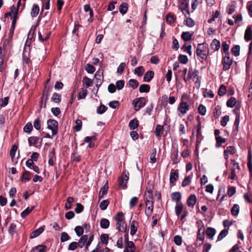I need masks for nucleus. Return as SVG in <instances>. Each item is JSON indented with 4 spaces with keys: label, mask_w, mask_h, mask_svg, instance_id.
<instances>
[{
    "label": "nucleus",
    "mask_w": 252,
    "mask_h": 252,
    "mask_svg": "<svg viewBox=\"0 0 252 252\" xmlns=\"http://www.w3.org/2000/svg\"><path fill=\"white\" fill-rule=\"evenodd\" d=\"M113 219L117 221L116 228L119 231L125 232L126 230V224L124 220V214L120 212L114 217Z\"/></svg>",
    "instance_id": "nucleus-1"
},
{
    "label": "nucleus",
    "mask_w": 252,
    "mask_h": 252,
    "mask_svg": "<svg viewBox=\"0 0 252 252\" xmlns=\"http://www.w3.org/2000/svg\"><path fill=\"white\" fill-rule=\"evenodd\" d=\"M94 236L91 235L88 237V235H83L81 236L78 242H77L79 248H83L85 247V251L87 252L89 250V247L94 240Z\"/></svg>",
    "instance_id": "nucleus-2"
},
{
    "label": "nucleus",
    "mask_w": 252,
    "mask_h": 252,
    "mask_svg": "<svg viewBox=\"0 0 252 252\" xmlns=\"http://www.w3.org/2000/svg\"><path fill=\"white\" fill-rule=\"evenodd\" d=\"M196 53L198 57H199L202 60H207L209 55L208 45L205 43L198 44Z\"/></svg>",
    "instance_id": "nucleus-3"
},
{
    "label": "nucleus",
    "mask_w": 252,
    "mask_h": 252,
    "mask_svg": "<svg viewBox=\"0 0 252 252\" xmlns=\"http://www.w3.org/2000/svg\"><path fill=\"white\" fill-rule=\"evenodd\" d=\"M129 175L128 171L125 170L122 176L118 178L119 186L123 189H126L127 188L126 183L129 179Z\"/></svg>",
    "instance_id": "nucleus-4"
},
{
    "label": "nucleus",
    "mask_w": 252,
    "mask_h": 252,
    "mask_svg": "<svg viewBox=\"0 0 252 252\" xmlns=\"http://www.w3.org/2000/svg\"><path fill=\"white\" fill-rule=\"evenodd\" d=\"M146 103V99L144 97H140L134 99L132 101L134 110L136 111H139L145 105Z\"/></svg>",
    "instance_id": "nucleus-5"
},
{
    "label": "nucleus",
    "mask_w": 252,
    "mask_h": 252,
    "mask_svg": "<svg viewBox=\"0 0 252 252\" xmlns=\"http://www.w3.org/2000/svg\"><path fill=\"white\" fill-rule=\"evenodd\" d=\"M48 128L52 130V135H56L58 131V123L54 119L47 121Z\"/></svg>",
    "instance_id": "nucleus-6"
},
{
    "label": "nucleus",
    "mask_w": 252,
    "mask_h": 252,
    "mask_svg": "<svg viewBox=\"0 0 252 252\" xmlns=\"http://www.w3.org/2000/svg\"><path fill=\"white\" fill-rule=\"evenodd\" d=\"M232 59H231L228 55H225L222 59V64L223 65V70L224 71L228 70L232 64Z\"/></svg>",
    "instance_id": "nucleus-7"
},
{
    "label": "nucleus",
    "mask_w": 252,
    "mask_h": 252,
    "mask_svg": "<svg viewBox=\"0 0 252 252\" xmlns=\"http://www.w3.org/2000/svg\"><path fill=\"white\" fill-rule=\"evenodd\" d=\"M179 179L178 170H174L172 169L170 174L169 182L171 187H173L175 185V182Z\"/></svg>",
    "instance_id": "nucleus-8"
},
{
    "label": "nucleus",
    "mask_w": 252,
    "mask_h": 252,
    "mask_svg": "<svg viewBox=\"0 0 252 252\" xmlns=\"http://www.w3.org/2000/svg\"><path fill=\"white\" fill-rule=\"evenodd\" d=\"M28 143L31 146L33 145L35 147H39L41 145L42 140L36 136H31L28 138Z\"/></svg>",
    "instance_id": "nucleus-9"
},
{
    "label": "nucleus",
    "mask_w": 252,
    "mask_h": 252,
    "mask_svg": "<svg viewBox=\"0 0 252 252\" xmlns=\"http://www.w3.org/2000/svg\"><path fill=\"white\" fill-rule=\"evenodd\" d=\"M182 101L179 104L178 109L182 114H185L189 109V106L187 102L183 101V97L181 98Z\"/></svg>",
    "instance_id": "nucleus-10"
},
{
    "label": "nucleus",
    "mask_w": 252,
    "mask_h": 252,
    "mask_svg": "<svg viewBox=\"0 0 252 252\" xmlns=\"http://www.w3.org/2000/svg\"><path fill=\"white\" fill-rule=\"evenodd\" d=\"M129 249L130 250V252H135L136 247L132 241H130L126 243V246L124 249V252H129Z\"/></svg>",
    "instance_id": "nucleus-11"
},
{
    "label": "nucleus",
    "mask_w": 252,
    "mask_h": 252,
    "mask_svg": "<svg viewBox=\"0 0 252 252\" xmlns=\"http://www.w3.org/2000/svg\"><path fill=\"white\" fill-rule=\"evenodd\" d=\"M49 160L48 163L53 166L54 164V160H56V155H55V150L54 148H52L50 150L49 152Z\"/></svg>",
    "instance_id": "nucleus-12"
},
{
    "label": "nucleus",
    "mask_w": 252,
    "mask_h": 252,
    "mask_svg": "<svg viewBox=\"0 0 252 252\" xmlns=\"http://www.w3.org/2000/svg\"><path fill=\"white\" fill-rule=\"evenodd\" d=\"M244 38L246 41L252 40V29L251 26H248L245 31Z\"/></svg>",
    "instance_id": "nucleus-13"
},
{
    "label": "nucleus",
    "mask_w": 252,
    "mask_h": 252,
    "mask_svg": "<svg viewBox=\"0 0 252 252\" xmlns=\"http://www.w3.org/2000/svg\"><path fill=\"white\" fill-rule=\"evenodd\" d=\"M108 190V184L106 182L103 187L100 189L98 195L99 200H100L103 196L107 193Z\"/></svg>",
    "instance_id": "nucleus-14"
},
{
    "label": "nucleus",
    "mask_w": 252,
    "mask_h": 252,
    "mask_svg": "<svg viewBox=\"0 0 252 252\" xmlns=\"http://www.w3.org/2000/svg\"><path fill=\"white\" fill-rule=\"evenodd\" d=\"M154 72L152 70L148 71L145 73L143 77V81L146 82H150L153 78Z\"/></svg>",
    "instance_id": "nucleus-15"
},
{
    "label": "nucleus",
    "mask_w": 252,
    "mask_h": 252,
    "mask_svg": "<svg viewBox=\"0 0 252 252\" xmlns=\"http://www.w3.org/2000/svg\"><path fill=\"white\" fill-rule=\"evenodd\" d=\"M44 230V227L43 226H41L39 228L34 230L30 235V238L33 239L38 236L41 233H42Z\"/></svg>",
    "instance_id": "nucleus-16"
},
{
    "label": "nucleus",
    "mask_w": 252,
    "mask_h": 252,
    "mask_svg": "<svg viewBox=\"0 0 252 252\" xmlns=\"http://www.w3.org/2000/svg\"><path fill=\"white\" fill-rule=\"evenodd\" d=\"M216 230L215 228L211 227H209L206 230V234L209 238L212 240L214 239V236L216 234Z\"/></svg>",
    "instance_id": "nucleus-17"
},
{
    "label": "nucleus",
    "mask_w": 252,
    "mask_h": 252,
    "mask_svg": "<svg viewBox=\"0 0 252 252\" xmlns=\"http://www.w3.org/2000/svg\"><path fill=\"white\" fill-rule=\"evenodd\" d=\"M220 43L219 40L214 39L212 40L210 47L211 48L215 51H218L220 48Z\"/></svg>",
    "instance_id": "nucleus-18"
},
{
    "label": "nucleus",
    "mask_w": 252,
    "mask_h": 252,
    "mask_svg": "<svg viewBox=\"0 0 252 252\" xmlns=\"http://www.w3.org/2000/svg\"><path fill=\"white\" fill-rule=\"evenodd\" d=\"M138 226V222L135 220H133L130 223V233L131 235H134L137 230Z\"/></svg>",
    "instance_id": "nucleus-19"
},
{
    "label": "nucleus",
    "mask_w": 252,
    "mask_h": 252,
    "mask_svg": "<svg viewBox=\"0 0 252 252\" xmlns=\"http://www.w3.org/2000/svg\"><path fill=\"white\" fill-rule=\"evenodd\" d=\"M196 201V197L194 194L190 195L188 199L187 204L188 206L192 207Z\"/></svg>",
    "instance_id": "nucleus-20"
},
{
    "label": "nucleus",
    "mask_w": 252,
    "mask_h": 252,
    "mask_svg": "<svg viewBox=\"0 0 252 252\" xmlns=\"http://www.w3.org/2000/svg\"><path fill=\"white\" fill-rule=\"evenodd\" d=\"M39 12V7L38 5L34 4L31 11V15L32 17H36Z\"/></svg>",
    "instance_id": "nucleus-21"
},
{
    "label": "nucleus",
    "mask_w": 252,
    "mask_h": 252,
    "mask_svg": "<svg viewBox=\"0 0 252 252\" xmlns=\"http://www.w3.org/2000/svg\"><path fill=\"white\" fill-rule=\"evenodd\" d=\"M181 193L179 191L174 192L171 194L172 199L173 201H176V203H180V201L181 200Z\"/></svg>",
    "instance_id": "nucleus-22"
},
{
    "label": "nucleus",
    "mask_w": 252,
    "mask_h": 252,
    "mask_svg": "<svg viewBox=\"0 0 252 252\" xmlns=\"http://www.w3.org/2000/svg\"><path fill=\"white\" fill-rule=\"evenodd\" d=\"M100 225L103 229L108 228L110 225L109 220L107 219H102L100 221Z\"/></svg>",
    "instance_id": "nucleus-23"
},
{
    "label": "nucleus",
    "mask_w": 252,
    "mask_h": 252,
    "mask_svg": "<svg viewBox=\"0 0 252 252\" xmlns=\"http://www.w3.org/2000/svg\"><path fill=\"white\" fill-rule=\"evenodd\" d=\"M247 166H248V168L249 171H252V154L251 150H249V152H248Z\"/></svg>",
    "instance_id": "nucleus-24"
},
{
    "label": "nucleus",
    "mask_w": 252,
    "mask_h": 252,
    "mask_svg": "<svg viewBox=\"0 0 252 252\" xmlns=\"http://www.w3.org/2000/svg\"><path fill=\"white\" fill-rule=\"evenodd\" d=\"M240 207L239 205L235 204L231 209V215L233 216H237L239 214Z\"/></svg>",
    "instance_id": "nucleus-25"
},
{
    "label": "nucleus",
    "mask_w": 252,
    "mask_h": 252,
    "mask_svg": "<svg viewBox=\"0 0 252 252\" xmlns=\"http://www.w3.org/2000/svg\"><path fill=\"white\" fill-rule=\"evenodd\" d=\"M192 36V34L189 32H184L182 33L181 37L185 41H188L191 40Z\"/></svg>",
    "instance_id": "nucleus-26"
},
{
    "label": "nucleus",
    "mask_w": 252,
    "mask_h": 252,
    "mask_svg": "<svg viewBox=\"0 0 252 252\" xmlns=\"http://www.w3.org/2000/svg\"><path fill=\"white\" fill-rule=\"evenodd\" d=\"M128 9V4L127 3L123 2L120 6L119 11L122 14H125L127 11Z\"/></svg>",
    "instance_id": "nucleus-27"
},
{
    "label": "nucleus",
    "mask_w": 252,
    "mask_h": 252,
    "mask_svg": "<svg viewBox=\"0 0 252 252\" xmlns=\"http://www.w3.org/2000/svg\"><path fill=\"white\" fill-rule=\"evenodd\" d=\"M35 208L34 206H32L31 208L27 207L21 214V216L23 218L26 217Z\"/></svg>",
    "instance_id": "nucleus-28"
},
{
    "label": "nucleus",
    "mask_w": 252,
    "mask_h": 252,
    "mask_svg": "<svg viewBox=\"0 0 252 252\" xmlns=\"http://www.w3.org/2000/svg\"><path fill=\"white\" fill-rule=\"evenodd\" d=\"M83 84L86 88H89L93 85L92 80L87 76H85L83 79Z\"/></svg>",
    "instance_id": "nucleus-29"
},
{
    "label": "nucleus",
    "mask_w": 252,
    "mask_h": 252,
    "mask_svg": "<svg viewBox=\"0 0 252 252\" xmlns=\"http://www.w3.org/2000/svg\"><path fill=\"white\" fill-rule=\"evenodd\" d=\"M237 101L235 97H231L227 100L226 102V106L228 107L233 108L236 104Z\"/></svg>",
    "instance_id": "nucleus-30"
},
{
    "label": "nucleus",
    "mask_w": 252,
    "mask_h": 252,
    "mask_svg": "<svg viewBox=\"0 0 252 252\" xmlns=\"http://www.w3.org/2000/svg\"><path fill=\"white\" fill-rule=\"evenodd\" d=\"M183 208V205L182 203H177L175 206L176 215L178 217L181 214Z\"/></svg>",
    "instance_id": "nucleus-31"
},
{
    "label": "nucleus",
    "mask_w": 252,
    "mask_h": 252,
    "mask_svg": "<svg viewBox=\"0 0 252 252\" xmlns=\"http://www.w3.org/2000/svg\"><path fill=\"white\" fill-rule=\"evenodd\" d=\"M145 69L143 66H140L136 67L134 70V73L138 76H142L144 73Z\"/></svg>",
    "instance_id": "nucleus-32"
},
{
    "label": "nucleus",
    "mask_w": 252,
    "mask_h": 252,
    "mask_svg": "<svg viewBox=\"0 0 252 252\" xmlns=\"http://www.w3.org/2000/svg\"><path fill=\"white\" fill-rule=\"evenodd\" d=\"M150 90V86L148 84H142L140 85L139 91L140 93H148Z\"/></svg>",
    "instance_id": "nucleus-33"
},
{
    "label": "nucleus",
    "mask_w": 252,
    "mask_h": 252,
    "mask_svg": "<svg viewBox=\"0 0 252 252\" xmlns=\"http://www.w3.org/2000/svg\"><path fill=\"white\" fill-rule=\"evenodd\" d=\"M49 92V88L47 90L46 93L45 92H44L43 93V96L41 98V100L40 101L41 105H42V104L43 99V98L45 99V102H44V106H43L44 108H46V103L48 99V97H49V94H48Z\"/></svg>",
    "instance_id": "nucleus-34"
},
{
    "label": "nucleus",
    "mask_w": 252,
    "mask_h": 252,
    "mask_svg": "<svg viewBox=\"0 0 252 252\" xmlns=\"http://www.w3.org/2000/svg\"><path fill=\"white\" fill-rule=\"evenodd\" d=\"M216 147L217 148L220 147L221 146V144L224 143L226 142V139L225 138H222L221 136L216 137Z\"/></svg>",
    "instance_id": "nucleus-35"
},
{
    "label": "nucleus",
    "mask_w": 252,
    "mask_h": 252,
    "mask_svg": "<svg viewBox=\"0 0 252 252\" xmlns=\"http://www.w3.org/2000/svg\"><path fill=\"white\" fill-rule=\"evenodd\" d=\"M240 46L236 45L231 49V53L234 56L237 57L240 55Z\"/></svg>",
    "instance_id": "nucleus-36"
},
{
    "label": "nucleus",
    "mask_w": 252,
    "mask_h": 252,
    "mask_svg": "<svg viewBox=\"0 0 252 252\" xmlns=\"http://www.w3.org/2000/svg\"><path fill=\"white\" fill-rule=\"evenodd\" d=\"M31 173L28 171L25 170L22 175V182H26V181H29L31 180L30 177Z\"/></svg>",
    "instance_id": "nucleus-37"
},
{
    "label": "nucleus",
    "mask_w": 252,
    "mask_h": 252,
    "mask_svg": "<svg viewBox=\"0 0 252 252\" xmlns=\"http://www.w3.org/2000/svg\"><path fill=\"white\" fill-rule=\"evenodd\" d=\"M163 130V126H162L158 125L156 126L155 129V134L157 138H159L161 135V132Z\"/></svg>",
    "instance_id": "nucleus-38"
},
{
    "label": "nucleus",
    "mask_w": 252,
    "mask_h": 252,
    "mask_svg": "<svg viewBox=\"0 0 252 252\" xmlns=\"http://www.w3.org/2000/svg\"><path fill=\"white\" fill-rule=\"evenodd\" d=\"M128 83L129 86L133 89H136L139 85L138 82L136 79H130L129 80Z\"/></svg>",
    "instance_id": "nucleus-39"
},
{
    "label": "nucleus",
    "mask_w": 252,
    "mask_h": 252,
    "mask_svg": "<svg viewBox=\"0 0 252 252\" xmlns=\"http://www.w3.org/2000/svg\"><path fill=\"white\" fill-rule=\"evenodd\" d=\"M51 100L55 103H59L62 100L61 96L58 93H54L51 97Z\"/></svg>",
    "instance_id": "nucleus-40"
},
{
    "label": "nucleus",
    "mask_w": 252,
    "mask_h": 252,
    "mask_svg": "<svg viewBox=\"0 0 252 252\" xmlns=\"http://www.w3.org/2000/svg\"><path fill=\"white\" fill-rule=\"evenodd\" d=\"M138 121L137 119H133L129 122V126L131 129H134L138 127Z\"/></svg>",
    "instance_id": "nucleus-41"
},
{
    "label": "nucleus",
    "mask_w": 252,
    "mask_h": 252,
    "mask_svg": "<svg viewBox=\"0 0 252 252\" xmlns=\"http://www.w3.org/2000/svg\"><path fill=\"white\" fill-rule=\"evenodd\" d=\"M107 109L108 108L107 106L101 104L97 108V113L98 114H102L107 111Z\"/></svg>",
    "instance_id": "nucleus-42"
},
{
    "label": "nucleus",
    "mask_w": 252,
    "mask_h": 252,
    "mask_svg": "<svg viewBox=\"0 0 252 252\" xmlns=\"http://www.w3.org/2000/svg\"><path fill=\"white\" fill-rule=\"evenodd\" d=\"M109 203L110 202L108 199L103 200L99 204L100 209L103 211L106 210Z\"/></svg>",
    "instance_id": "nucleus-43"
},
{
    "label": "nucleus",
    "mask_w": 252,
    "mask_h": 252,
    "mask_svg": "<svg viewBox=\"0 0 252 252\" xmlns=\"http://www.w3.org/2000/svg\"><path fill=\"white\" fill-rule=\"evenodd\" d=\"M172 162L173 164H177L179 161L180 160L178 159V150H175L172 155Z\"/></svg>",
    "instance_id": "nucleus-44"
},
{
    "label": "nucleus",
    "mask_w": 252,
    "mask_h": 252,
    "mask_svg": "<svg viewBox=\"0 0 252 252\" xmlns=\"http://www.w3.org/2000/svg\"><path fill=\"white\" fill-rule=\"evenodd\" d=\"M199 70L197 69L194 70L192 72V78L196 83L199 81Z\"/></svg>",
    "instance_id": "nucleus-45"
},
{
    "label": "nucleus",
    "mask_w": 252,
    "mask_h": 252,
    "mask_svg": "<svg viewBox=\"0 0 252 252\" xmlns=\"http://www.w3.org/2000/svg\"><path fill=\"white\" fill-rule=\"evenodd\" d=\"M191 177L190 176H186L182 182V186L185 187L189 186L191 183Z\"/></svg>",
    "instance_id": "nucleus-46"
},
{
    "label": "nucleus",
    "mask_w": 252,
    "mask_h": 252,
    "mask_svg": "<svg viewBox=\"0 0 252 252\" xmlns=\"http://www.w3.org/2000/svg\"><path fill=\"white\" fill-rule=\"evenodd\" d=\"M75 232L77 236H80L83 235L84 233V228L81 226H77L74 229Z\"/></svg>",
    "instance_id": "nucleus-47"
},
{
    "label": "nucleus",
    "mask_w": 252,
    "mask_h": 252,
    "mask_svg": "<svg viewBox=\"0 0 252 252\" xmlns=\"http://www.w3.org/2000/svg\"><path fill=\"white\" fill-rule=\"evenodd\" d=\"M70 239V236L68 234L65 232H63L61 234V242H64L69 240Z\"/></svg>",
    "instance_id": "nucleus-48"
},
{
    "label": "nucleus",
    "mask_w": 252,
    "mask_h": 252,
    "mask_svg": "<svg viewBox=\"0 0 252 252\" xmlns=\"http://www.w3.org/2000/svg\"><path fill=\"white\" fill-rule=\"evenodd\" d=\"M100 239L102 244L107 245L108 242L109 236L107 234H102L101 235Z\"/></svg>",
    "instance_id": "nucleus-49"
},
{
    "label": "nucleus",
    "mask_w": 252,
    "mask_h": 252,
    "mask_svg": "<svg viewBox=\"0 0 252 252\" xmlns=\"http://www.w3.org/2000/svg\"><path fill=\"white\" fill-rule=\"evenodd\" d=\"M85 69L89 73H93L95 70V67L89 63H88L86 65Z\"/></svg>",
    "instance_id": "nucleus-50"
},
{
    "label": "nucleus",
    "mask_w": 252,
    "mask_h": 252,
    "mask_svg": "<svg viewBox=\"0 0 252 252\" xmlns=\"http://www.w3.org/2000/svg\"><path fill=\"white\" fill-rule=\"evenodd\" d=\"M75 126L74 129L76 131H79L81 130L82 126V121L80 119H77L75 121Z\"/></svg>",
    "instance_id": "nucleus-51"
},
{
    "label": "nucleus",
    "mask_w": 252,
    "mask_h": 252,
    "mask_svg": "<svg viewBox=\"0 0 252 252\" xmlns=\"http://www.w3.org/2000/svg\"><path fill=\"white\" fill-rule=\"evenodd\" d=\"M32 128H33V126H32V123H27V124L26 125V126H24V130L26 132H27V133H28L30 134V133H31V131H32Z\"/></svg>",
    "instance_id": "nucleus-52"
},
{
    "label": "nucleus",
    "mask_w": 252,
    "mask_h": 252,
    "mask_svg": "<svg viewBox=\"0 0 252 252\" xmlns=\"http://www.w3.org/2000/svg\"><path fill=\"white\" fill-rule=\"evenodd\" d=\"M228 234V230L226 229H223L220 231V234L218 235V240L217 241H220L223 238H224L226 235Z\"/></svg>",
    "instance_id": "nucleus-53"
},
{
    "label": "nucleus",
    "mask_w": 252,
    "mask_h": 252,
    "mask_svg": "<svg viewBox=\"0 0 252 252\" xmlns=\"http://www.w3.org/2000/svg\"><path fill=\"white\" fill-rule=\"evenodd\" d=\"M178 60L180 63L183 64H186L188 62L187 56L184 55H180L178 57Z\"/></svg>",
    "instance_id": "nucleus-54"
},
{
    "label": "nucleus",
    "mask_w": 252,
    "mask_h": 252,
    "mask_svg": "<svg viewBox=\"0 0 252 252\" xmlns=\"http://www.w3.org/2000/svg\"><path fill=\"white\" fill-rule=\"evenodd\" d=\"M226 88L224 85H221L218 91V94L220 96H223L226 94Z\"/></svg>",
    "instance_id": "nucleus-55"
},
{
    "label": "nucleus",
    "mask_w": 252,
    "mask_h": 252,
    "mask_svg": "<svg viewBox=\"0 0 252 252\" xmlns=\"http://www.w3.org/2000/svg\"><path fill=\"white\" fill-rule=\"evenodd\" d=\"M236 193V188L234 187H229L227 189V193L229 197H231Z\"/></svg>",
    "instance_id": "nucleus-56"
},
{
    "label": "nucleus",
    "mask_w": 252,
    "mask_h": 252,
    "mask_svg": "<svg viewBox=\"0 0 252 252\" xmlns=\"http://www.w3.org/2000/svg\"><path fill=\"white\" fill-rule=\"evenodd\" d=\"M125 86V81L124 80H120L117 81L116 83V88L119 90H122Z\"/></svg>",
    "instance_id": "nucleus-57"
},
{
    "label": "nucleus",
    "mask_w": 252,
    "mask_h": 252,
    "mask_svg": "<svg viewBox=\"0 0 252 252\" xmlns=\"http://www.w3.org/2000/svg\"><path fill=\"white\" fill-rule=\"evenodd\" d=\"M221 114V107L219 105L215 108L214 116L216 118H218Z\"/></svg>",
    "instance_id": "nucleus-58"
},
{
    "label": "nucleus",
    "mask_w": 252,
    "mask_h": 252,
    "mask_svg": "<svg viewBox=\"0 0 252 252\" xmlns=\"http://www.w3.org/2000/svg\"><path fill=\"white\" fill-rule=\"evenodd\" d=\"M222 50L224 53L226 55H228V50L229 46V45L226 43V41H224L222 43Z\"/></svg>",
    "instance_id": "nucleus-59"
},
{
    "label": "nucleus",
    "mask_w": 252,
    "mask_h": 252,
    "mask_svg": "<svg viewBox=\"0 0 252 252\" xmlns=\"http://www.w3.org/2000/svg\"><path fill=\"white\" fill-rule=\"evenodd\" d=\"M166 22L169 24H171L174 22L175 20V17L173 15L171 14H168L166 17Z\"/></svg>",
    "instance_id": "nucleus-60"
},
{
    "label": "nucleus",
    "mask_w": 252,
    "mask_h": 252,
    "mask_svg": "<svg viewBox=\"0 0 252 252\" xmlns=\"http://www.w3.org/2000/svg\"><path fill=\"white\" fill-rule=\"evenodd\" d=\"M79 246L78 245V243L76 242H72L70 243L68 246V250L69 251H74Z\"/></svg>",
    "instance_id": "nucleus-61"
},
{
    "label": "nucleus",
    "mask_w": 252,
    "mask_h": 252,
    "mask_svg": "<svg viewBox=\"0 0 252 252\" xmlns=\"http://www.w3.org/2000/svg\"><path fill=\"white\" fill-rule=\"evenodd\" d=\"M184 22L185 23L186 25L189 27H192L194 26V22L190 18H188L185 20Z\"/></svg>",
    "instance_id": "nucleus-62"
},
{
    "label": "nucleus",
    "mask_w": 252,
    "mask_h": 252,
    "mask_svg": "<svg viewBox=\"0 0 252 252\" xmlns=\"http://www.w3.org/2000/svg\"><path fill=\"white\" fill-rule=\"evenodd\" d=\"M198 111L200 115L204 116L205 115L206 112V107L203 104H200L198 108Z\"/></svg>",
    "instance_id": "nucleus-63"
},
{
    "label": "nucleus",
    "mask_w": 252,
    "mask_h": 252,
    "mask_svg": "<svg viewBox=\"0 0 252 252\" xmlns=\"http://www.w3.org/2000/svg\"><path fill=\"white\" fill-rule=\"evenodd\" d=\"M224 151L229 154L233 155L236 153V150L233 146H228Z\"/></svg>",
    "instance_id": "nucleus-64"
}]
</instances>
